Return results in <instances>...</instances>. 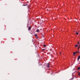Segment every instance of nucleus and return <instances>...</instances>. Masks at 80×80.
<instances>
[{
  "label": "nucleus",
  "mask_w": 80,
  "mask_h": 80,
  "mask_svg": "<svg viewBox=\"0 0 80 80\" xmlns=\"http://www.w3.org/2000/svg\"><path fill=\"white\" fill-rule=\"evenodd\" d=\"M47 67L48 68H49V67H50V64H49V63L48 64Z\"/></svg>",
  "instance_id": "nucleus-1"
},
{
  "label": "nucleus",
  "mask_w": 80,
  "mask_h": 80,
  "mask_svg": "<svg viewBox=\"0 0 80 80\" xmlns=\"http://www.w3.org/2000/svg\"><path fill=\"white\" fill-rule=\"evenodd\" d=\"M76 53H77V52H74L73 53V55H76Z\"/></svg>",
  "instance_id": "nucleus-2"
},
{
  "label": "nucleus",
  "mask_w": 80,
  "mask_h": 80,
  "mask_svg": "<svg viewBox=\"0 0 80 80\" xmlns=\"http://www.w3.org/2000/svg\"><path fill=\"white\" fill-rule=\"evenodd\" d=\"M28 30H31V28L30 27H29L28 28Z\"/></svg>",
  "instance_id": "nucleus-3"
},
{
  "label": "nucleus",
  "mask_w": 80,
  "mask_h": 80,
  "mask_svg": "<svg viewBox=\"0 0 80 80\" xmlns=\"http://www.w3.org/2000/svg\"><path fill=\"white\" fill-rule=\"evenodd\" d=\"M80 56H79L78 57V58L77 59L78 60H79V59H80Z\"/></svg>",
  "instance_id": "nucleus-4"
},
{
  "label": "nucleus",
  "mask_w": 80,
  "mask_h": 80,
  "mask_svg": "<svg viewBox=\"0 0 80 80\" xmlns=\"http://www.w3.org/2000/svg\"><path fill=\"white\" fill-rule=\"evenodd\" d=\"M39 29H37L36 31L37 32H39Z\"/></svg>",
  "instance_id": "nucleus-5"
},
{
  "label": "nucleus",
  "mask_w": 80,
  "mask_h": 80,
  "mask_svg": "<svg viewBox=\"0 0 80 80\" xmlns=\"http://www.w3.org/2000/svg\"><path fill=\"white\" fill-rule=\"evenodd\" d=\"M78 47V45L77 44L75 46V47Z\"/></svg>",
  "instance_id": "nucleus-6"
},
{
  "label": "nucleus",
  "mask_w": 80,
  "mask_h": 80,
  "mask_svg": "<svg viewBox=\"0 0 80 80\" xmlns=\"http://www.w3.org/2000/svg\"><path fill=\"white\" fill-rule=\"evenodd\" d=\"M76 34L77 35H78V32H76Z\"/></svg>",
  "instance_id": "nucleus-7"
},
{
  "label": "nucleus",
  "mask_w": 80,
  "mask_h": 80,
  "mask_svg": "<svg viewBox=\"0 0 80 80\" xmlns=\"http://www.w3.org/2000/svg\"><path fill=\"white\" fill-rule=\"evenodd\" d=\"M78 70H80V67L78 68Z\"/></svg>",
  "instance_id": "nucleus-8"
},
{
  "label": "nucleus",
  "mask_w": 80,
  "mask_h": 80,
  "mask_svg": "<svg viewBox=\"0 0 80 80\" xmlns=\"http://www.w3.org/2000/svg\"><path fill=\"white\" fill-rule=\"evenodd\" d=\"M78 75L79 76L80 75V72H79V73H78Z\"/></svg>",
  "instance_id": "nucleus-9"
},
{
  "label": "nucleus",
  "mask_w": 80,
  "mask_h": 80,
  "mask_svg": "<svg viewBox=\"0 0 80 80\" xmlns=\"http://www.w3.org/2000/svg\"><path fill=\"white\" fill-rule=\"evenodd\" d=\"M44 47H46V45H43Z\"/></svg>",
  "instance_id": "nucleus-10"
},
{
  "label": "nucleus",
  "mask_w": 80,
  "mask_h": 80,
  "mask_svg": "<svg viewBox=\"0 0 80 80\" xmlns=\"http://www.w3.org/2000/svg\"><path fill=\"white\" fill-rule=\"evenodd\" d=\"M22 6H26V5H22Z\"/></svg>",
  "instance_id": "nucleus-11"
},
{
  "label": "nucleus",
  "mask_w": 80,
  "mask_h": 80,
  "mask_svg": "<svg viewBox=\"0 0 80 80\" xmlns=\"http://www.w3.org/2000/svg\"><path fill=\"white\" fill-rule=\"evenodd\" d=\"M35 37H37V34H35Z\"/></svg>",
  "instance_id": "nucleus-12"
},
{
  "label": "nucleus",
  "mask_w": 80,
  "mask_h": 80,
  "mask_svg": "<svg viewBox=\"0 0 80 80\" xmlns=\"http://www.w3.org/2000/svg\"><path fill=\"white\" fill-rule=\"evenodd\" d=\"M45 50V49H43L42 50H43V51H44V50Z\"/></svg>",
  "instance_id": "nucleus-13"
},
{
  "label": "nucleus",
  "mask_w": 80,
  "mask_h": 80,
  "mask_svg": "<svg viewBox=\"0 0 80 80\" xmlns=\"http://www.w3.org/2000/svg\"><path fill=\"white\" fill-rule=\"evenodd\" d=\"M59 53H60V54H61V52H59Z\"/></svg>",
  "instance_id": "nucleus-14"
},
{
  "label": "nucleus",
  "mask_w": 80,
  "mask_h": 80,
  "mask_svg": "<svg viewBox=\"0 0 80 80\" xmlns=\"http://www.w3.org/2000/svg\"><path fill=\"white\" fill-rule=\"evenodd\" d=\"M78 44H79V42H78Z\"/></svg>",
  "instance_id": "nucleus-15"
},
{
  "label": "nucleus",
  "mask_w": 80,
  "mask_h": 80,
  "mask_svg": "<svg viewBox=\"0 0 80 80\" xmlns=\"http://www.w3.org/2000/svg\"><path fill=\"white\" fill-rule=\"evenodd\" d=\"M77 53H78V51L77 52Z\"/></svg>",
  "instance_id": "nucleus-16"
},
{
  "label": "nucleus",
  "mask_w": 80,
  "mask_h": 80,
  "mask_svg": "<svg viewBox=\"0 0 80 80\" xmlns=\"http://www.w3.org/2000/svg\"><path fill=\"white\" fill-rule=\"evenodd\" d=\"M78 50H79V48H78Z\"/></svg>",
  "instance_id": "nucleus-17"
},
{
  "label": "nucleus",
  "mask_w": 80,
  "mask_h": 80,
  "mask_svg": "<svg viewBox=\"0 0 80 80\" xmlns=\"http://www.w3.org/2000/svg\"><path fill=\"white\" fill-rule=\"evenodd\" d=\"M79 32H80V31H79Z\"/></svg>",
  "instance_id": "nucleus-18"
}]
</instances>
